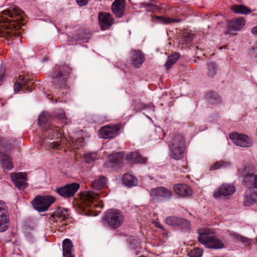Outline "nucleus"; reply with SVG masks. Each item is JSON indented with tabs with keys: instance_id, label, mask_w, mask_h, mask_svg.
I'll list each match as a JSON object with an SVG mask.
<instances>
[{
	"instance_id": "1",
	"label": "nucleus",
	"mask_w": 257,
	"mask_h": 257,
	"mask_svg": "<svg viewBox=\"0 0 257 257\" xmlns=\"http://www.w3.org/2000/svg\"><path fill=\"white\" fill-rule=\"evenodd\" d=\"M24 12L14 4H7L0 16V38H5L9 45L21 40L16 30L21 28L24 19Z\"/></svg>"
},
{
	"instance_id": "2",
	"label": "nucleus",
	"mask_w": 257,
	"mask_h": 257,
	"mask_svg": "<svg viewBox=\"0 0 257 257\" xmlns=\"http://www.w3.org/2000/svg\"><path fill=\"white\" fill-rule=\"evenodd\" d=\"M72 68L65 63L56 64L49 73L52 85L57 89H65L71 77Z\"/></svg>"
},
{
	"instance_id": "3",
	"label": "nucleus",
	"mask_w": 257,
	"mask_h": 257,
	"mask_svg": "<svg viewBox=\"0 0 257 257\" xmlns=\"http://www.w3.org/2000/svg\"><path fill=\"white\" fill-rule=\"evenodd\" d=\"M213 232L210 229H200L199 230L198 240L200 243L208 248L218 249L224 247L221 240L212 235Z\"/></svg>"
},
{
	"instance_id": "4",
	"label": "nucleus",
	"mask_w": 257,
	"mask_h": 257,
	"mask_svg": "<svg viewBox=\"0 0 257 257\" xmlns=\"http://www.w3.org/2000/svg\"><path fill=\"white\" fill-rule=\"evenodd\" d=\"M123 221V215L120 210L116 209L107 210L102 217L103 224L113 229L119 227Z\"/></svg>"
},
{
	"instance_id": "5",
	"label": "nucleus",
	"mask_w": 257,
	"mask_h": 257,
	"mask_svg": "<svg viewBox=\"0 0 257 257\" xmlns=\"http://www.w3.org/2000/svg\"><path fill=\"white\" fill-rule=\"evenodd\" d=\"M46 138L50 140L56 139L53 142H45L44 145L49 149L53 150H59L61 146V134L57 127L49 126L46 129L45 134Z\"/></svg>"
},
{
	"instance_id": "6",
	"label": "nucleus",
	"mask_w": 257,
	"mask_h": 257,
	"mask_svg": "<svg viewBox=\"0 0 257 257\" xmlns=\"http://www.w3.org/2000/svg\"><path fill=\"white\" fill-rule=\"evenodd\" d=\"M150 195L153 201L161 203L171 199L173 196V193L168 188L160 186L151 189Z\"/></svg>"
},
{
	"instance_id": "7",
	"label": "nucleus",
	"mask_w": 257,
	"mask_h": 257,
	"mask_svg": "<svg viewBox=\"0 0 257 257\" xmlns=\"http://www.w3.org/2000/svg\"><path fill=\"white\" fill-rule=\"evenodd\" d=\"M55 201V198L51 195L36 196L32 201L35 210L39 212L47 211L51 204Z\"/></svg>"
},
{
	"instance_id": "8",
	"label": "nucleus",
	"mask_w": 257,
	"mask_h": 257,
	"mask_svg": "<svg viewBox=\"0 0 257 257\" xmlns=\"http://www.w3.org/2000/svg\"><path fill=\"white\" fill-rule=\"evenodd\" d=\"M33 77L32 75L23 74L19 75L17 81L14 84V89L15 92L23 91L24 92H30L32 91L30 85L32 84Z\"/></svg>"
},
{
	"instance_id": "9",
	"label": "nucleus",
	"mask_w": 257,
	"mask_h": 257,
	"mask_svg": "<svg viewBox=\"0 0 257 257\" xmlns=\"http://www.w3.org/2000/svg\"><path fill=\"white\" fill-rule=\"evenodd\" d=\"M254 169L252 165L245 166L242 169L238 170L239 177L242 178V185L249 188L252 185Z\"/></svg>"
},
{
	"instance_id": "10",
	"label": "nucleus",
	"mask_w": 257,
	"mask_h": 257,
	"mask_svg": "<svg viewBox=\"0 0 257 257\" xmlns=\"http://www.w3.org/2000/svg\"><path fill=\"white\" fill-rule=\"evenodd\" d=\"M246 24L245 20L243 18H235L228 21L227 30L224 32L225 35L232 36L237 35L236 32L240 31Z\"/></svg>"
},
{
	"instance_id": "11",
	"label": "nucleus",
	"mask_w": 257,
	"mask_h": 257,
	"mask_svg": "<svg viewBox=\"0 0 257 257\" xmlns=\"http://www.w3.org/2000/svg\"><path fill=\"white\" fill-rule=\"evenodd\" d=\"M80 188L77 183L68 184L56 189V192L63 198H70L74 195Z\"/></svg>"
},
{
	"instance_id": "12",
	"label": "nucleus",
	"mask_w": 257,
	"mask_h": 257,
	"mask_svg": "<svg viewBox=\"0 0 257 257\" xmlns=\"http://www.w3.org/2000/svg\"><path fill=\"white\" fill-rule=\"evenodd\" d=\"M230 139L236 146L241 147H250L252 145V141L247 135L237 133H233L229 135Z\"/></svg>"
},
{
	"instance_id": "13",
	"label": "nucleus",
	"mask_w": 257,
	"mask_h": 257,
	"mask_svg": "<svg viewBox=\"0 0 257 257\" xmlns=\"http://www.w3.org/2000/svg\"><path fill=\"white\" fill-rule=\"evenodd\" d=\"M11 179L15 186L20 190L24 189L28 186L27 174L25 172L13 173L11 174Z\"/></svg>"
},
{
	"instance_id": "14",
	"label": "nucleus",
	"mask_w": 257,
	"mask_h": 257,
	"mask_svg": "<svg viewBox=\"0 0 257 257\" xmlns=\"http://www.w3.org/2000/svg\"><path fill=\"white\" fill-rule=\"evenodd\" d=\"M121 128L120 124H116L113 125H105L102 127L99 132L100 136L103 139H112L119 131Z\"/></svg>"
},
{
	"instance_id": "15",
	"label": "nucleus",
	"mask_w": 257,
	"mask_h": 257,
	"mask_svg": "<svg viewBox=\"0 0 257 257\" xmlns=\"http://www.w3.org/2000/svg\"><path fill=\"white\" fill-rule=\"evenodd\" d=\"M235 191V187L231 184H223L213 194V196L216 199L225 197L233 194Z\"/></svg>"
},
{
	"instance_id": "16",
	"label": "nucleus",
	"mask_w": 257,
	"mask_h": 257,
	"mask_svg": "<svg viewBox=\"0 0 257 257\" xmlns=\"http://www.w3.org/2000/svg\"><path fill=\"white\" fill-rule=\"evenodd\" d=\"M166 223L168 225L176 227L181 226L183 229H188L190 228L189 221L175 216H169L166 219Z\"/></svg>"
},
{
	"instance_id": "17",
	"label": "nucleus",
	"mask_w": 257,
	"mask_h": 257,
	"mask_svg": "<svg viewBox=\"0 0 257 257\" xmlns=\"http://www.w3.org/2000/svg\"><path fill=\"white\" fill-rule=\"evenodd\" d=\"M100 27L102 30L108 29L114 23V19L109 13L100 12L98 15Z\"/></svg>"
},
{
	"instance_id": "18",
	"label": "nucleus",
	"mask_w": 257,
	"mask_h": 257,
	"mask_svg": "<svg viewBox=\"0 0 257 257\" xmlns=\"http://www.w3.org/2000/svg\"><path fill=\"white\" fill-rule=\"evenodd\" d=\"M125 0H114L111 5V10L117 18H122L124 14Z\"/></svg>"
},
{
	"instance_id": "19",
	"label": "nucleus",
	"mask_w": 257,
	"mask_h": 257,
	"mask_svg": "<svg viewBox=\"0 0 257 257\" xmlns=\"http://www.w3.org/2000/svg\"><path fill=\"white\" fill-rule=\"evenodd\" d=\"M174 191L181 197L191 196L193 193L192 189L186 184H177L174 186Z\"/></svg>"
},
{
	"instance_id": "20",
	"label": "nucleus",
	"mask_w": 257,
	"mask_h": 257,
	"mask_svg": "<svg viewBox=\"0 0 257 257\" xmlns=\"http://www.w3.org/2000/svg\"><path fill=\"white\" fill-rule=\"evenodd\" d=\"M145 60L144 54L140 50L132 51L131 61L132 65L136 68H139Z\"/></svg>"
},
{
	"instance_id": "21",
	"label": "nucleus",
	"mask_w": 257,
	"mask_h": 257,
	"mask_svg": "<svg viewBox=\"0 0 257 257\" xmlns=\"http://www.w3.org/2000/svg\"><path fill=\"white\" fill-rule=\"evenodd\" d=\"M257 192L247 189L244 193L243 204L244 206H250L256 202Z\"/></svg>"
},
{
	"instance_id": "22",
	"label": "nucleus",
	"mask_w": 257,
	"mask_h": 257,
	"mask_svg": "<svg viewBox=\"0 0 257 257\" xmlns=\"http://www.w3.org/2000/svg\"><path fill=\"white\" fill-rule=\"evenodd\" d=\"M98 199V194L92 191L86 192L82 196V200L88 207H91L92 205L96 206L95 202Z\"/></svg>"
},
{
	"instance_id": "23",
	"label": "nucleus",
	"mask_w": 257,
	"mask_h": 257,
	"mask_svg": "<svg viewBox=\"0 0 257 257\" xmlns=\"http://www.w3.org/2000/svg\"><path fill=\"white\" fill-rule=\"evenodd\" d=\"M205 98L207 105L210 107H213L215 105L221 103V98L217 92L211 91L206 93Z\"/></svg>"
},
{
	"instance_id": "24",
	"label": "nucleus",
	"mask_w": 257,
	"mask_h": 257,
	"mask_svg": "<svg viewBox=\"0 0 257 257\" xmlns=\"http://www.w3.org/2000/svg\"><path fill=\"white\" fill-rule=\"evenodd\" d=\"M52 217L53 218L54 221L56 222H60L64 224L63 222L68 217L67 210L63 208H58L53 214Z\"/></svg>"
},
{
	"instance_id": "25",
	"label": "nucleus",
	"mask_w": 257,
	"mask_h": 257,
	"mask_svg": "<svg viewBox=\"0 0 257 257\" xmlns=\"http://www.w3.org/2000/svg\"><path fill=\"white\" fill-rule=\"evenodd\" d=\"M126 158L127 160L131 161L132 163L137 164H145L148 160L147 157L143 156L137 152H131L127 154Z\"/></svg>"
},
{
	"instance_id": "26",
	"label": "nucleus",
	"mask_w": 257,
	"mask_h": 257,
	"mask_svg": "<svg viewBox=\"0 0 257 257\" xmlns=\"http://www.w3.org/2000/svg\"><path fill=\"white\" fill-rule=\"evenodd\" d=\"M169 148L170 156L171 158L176 160H179L183 158L185 148L169 146Z\"/></svg>"
},
{
	"instance_id": "27",
	"label": "nucleus",
	"mask_w": 257,
	"mask_h": 257,
	"mask_svg": "<svg viewBox=\"0 0 257 257\" xmlns=\"http://www.w3.org/2000/svg\"><path fill=\"white\" fill-rule=\"evenodd\" d=\"M107 179L103 176H100L91 183L92 188L96 190H100L107 186Z\"/></svg>"
},
{
	"instance_id": "28",
	"label": "nucleus",
	"mask_w": 257,
	"mask_h": 257,
	"mask_svg": "<svg viewBox=\"0 0 257 257\" xmlns=\"http://www.w3.org/2000/svg\"><path fill=\"white\" fill-rule=\"evenodd\" d=\"M121 181L124 185L128 187L137 186L138 183V179L128 173H125L122 176Z\"/></svg>"
},
{
	"instance_id": "29",
	"label": "nucleus",
	"mask_w": 257,
	"mask_h": 257,
	"mask_svg": "<svg viewBox=\"0 0 257 257\" xmlns=\"http://www.w3.org/2000/svg\"><path fill=\"white\" fill-rule=\"evenodd\" d=\"M169 146L186 147L185 139L184 137L181 134H177L173 137Z\"/></svg>"
},
{
	"instance_id": "30",
	"label": "nucleus",
	"mask_w": 257,
	"mask_h": 257,
	"mask_svg": "<svg viewBox=\"0 0 257 257\" xmlns=\"http://www.w3.org/2000/svg\"><path fill=\"white\" fill-rule=\"evenodd\" d=\"M124 157V154L122 152H117L109 156L108 159L113 166L117 167L122 162Z\"/></svg>"
},
{
	"instance_id": "31",
	"label": "nucleus",
	"mask_w": 257,
	"mask_h": 257,
	"mask_svg": "<svg viewBox=\"0 0 257 257\" xmlns=\"http://www.w3.org/2000/svg\"><path fill=\"white\" fill-rule=\"evenodd\" d=\"M92 34L87 30H81L78 31L77 35L73 36L76 41H80L83 43H87L91 38Z\"/></svg>"
},
{
	"instance_id": "32",
	"label": "nucleus",
	"mask_w": 257,
	"mask_h": 257,
	"mask_svg": "<svg viewBox=\"0 0 257 257\" xmlns=\"http://www.w3.org/2000/svg\"><path fill=\"white\" fill-rule=\"evenodd\" d=\"M0 159L3 168L8 170H11L13 168L14 165L9 156L2 154L0 156Z\"/></svg>"
},
{
	"instance_id": "33",
	"label": "nucleus",
	"mask_w": 257,
	"mask_h": 257,
	"mask_svg": "<svg viewBox=\"0 0 257 257\" xmlns=\"http://www.w3.org/2000/svg\"><path fill=\"white\" fill-rule=\"evenodd\" d=\"M231 10L234 13L243 15H247L251 12L249 8L242 5H234L232 6Z\"/></svg>"
},
{
	"instance_id": "34",
	"label": "nucleus",
	"mask_w": 257,
	"mask_h": 257,
	"mask_svg": "<svg viewBox=\"0 0 257 257\" xmlns=\"http://www.w3.org/2000/svg\"><path fill=\"white\" fill-rule=\"evenodd\" d=\"M230 166L231 163L229 161L220 160L214 163L212 166H211L209 168V170L210 171H213L220 169L227 168L230 167Z\"/></svg>"
},
{
	"instance_id": "35",
	"label": "nucleus",
	"mask_w": 257,
	"mask_h": 257,
	"mask_svg": "<svg viewBox=\"0 0 257 257\" xmlns=\"http://www.w3.org/2000/svg\"><path fill=\"white\" fill-rule=\"evenodd\" d=\"M230 236L236 242H241L245 245H249L251 243L250 239L244 236L239 235L236 233H230Z\"/></svg>"
},
{
	"instance_id": "36",
	"label": "nucleus",
	"mask_w": 257,
	"mask_h": 257,
	"mask_svg": "<svg viewBox=\"0 0 257 257\" xmlns=\"http://www.w3.org/2000/svg\"><path fill=\"white\" fill-rule=\"evenodd\" d=\"M9 223L8 214L2 213L0 215V232H4L8 228Z\"/></svg>"
},
{
	"instance_id": "37",
	"label": "nucleus",
	"mask_w": 257,
	"mask_h": 257,
	"mask_svg": "<svg viewBox=\"0 0 257 257\" xmlns=\"http://www.w3.org/2000/svg\"><path fill=\"white\" fill-rule=\"evenodd\" d=\"M52 117L48 112H43L39 116L38 122L40 126L45 127L44 125L49 123Z\"/></svg>"
},
{
	"instance_id": "38",
	"label": "nucleus",
	"mask_w": 257,
	"mask_h": 257,
	"mask_svg": "<svg viewBox=\"0 0 257 257\" xmlns=\"http://www.w3.org/2000/svg\"><path fill=\"white\" fill-rule=\"evenodd\" d=\"M54 114L55 117L61 121L63 125H66L67 124V118L66 117L64 110L62 109H57L55 111Z\"/></svg>"
},
{
	"instance_id": "39",
	"label": "nucleus",
	"mask_w": 257,
	"mask_h": 257,
	"mask_svg": "<svg viewBox=\"0 0 257 257\" xmlns=\"http://www.w3.org/2000/svg\"><path fill=\"white\" fill-rule=\"evenodd\" d=\"M180 57V54L177 53L173 54L172 55L168 56L167 61L166 62L165 66L167 69H169L170 67L174 64L178 60Z\"/></svg>"
},
{
	"instance_id": "40",
	"label": "nucleus",
	"mask_w": 257,
	"mask_h": 257,
	"mask_svg": "<svg viewBox=\"0 0 257 257\" xmlns=\"http://www.w3.org/2000/svg\"><path fill=\"white\" fill-rule=\"evenodd\" d=\"M99 156L97 152H94L85 154L84 158L86 163H90L98 159Z\"/></svg>"
},
{
	"instance_id": "41",
	"label": "nucleus",
	"mask_w": 257,
	"mask_h": 257,
	"mask_svg": "<svg viewBox=\"0 0 257 257\" xmlns=\"http://www.w3.org/2000/svg\"><path fill=\"white\" fill-rule=\"evenodd\" d=\"M62 247L63 253L72 251L73 244L70 239L68 238L65 239L63 241Z\"/></svg>"
},
{
	"instance_id": "42",
	"label": "nucleus",
	"mask_w": 257,
	"mask_h": 257,
	"mask_svg": "<svg viewBox=\"0 0 257 257\" xmlns=\"http://www.w3.org/2000/svg\"><path fill=\"white\" fill-rule=\"evenodd\" d=\"M208 73L209 77H213L217 72V66L214 62H210L207 64Z\"/></svg>"
},
{
	"instance_id": "43",
	"label": "nucleus",
	"mask_w": 257,
	"mask_h": 257,
	"mask_svg": "<svg viewBox=\"0 0 257 257\" xmlns=\"http://www.w3.org/2000/svg\"><path fill=\"white\" fill-rule=\"evenodd\" d=\"M156 18L159 23L163 24H170L172 23L178 22L180 21V20L179 19H174L171 18H165L160 16H157Z\"/></svg>"
},
{
	"instance_id": "44",
	"label": "nucleus",
	"mask_w": 257,
	"mask_h": 257,
	"mask_svg": "<svg viewBox=\"0 0 257 257\" xmlns=\"http://www.w3.org/2000/svg\"><path fill=\"white\" fill-rule=\"evenodd\" d=\"M194 38V35L189 32H184L182 35V39H183V43L187 45L191 43Z\"/></svg>"
},
{
	"instance_id": "45",
	"label": "nucleus",
	"mask_w": 257,
	"mask_h": 257,
	"mask_svg": "<svg viewBox=\"0 0 257 257\" xmlns=\"http://www.w3.org/2000/svg\"><path fill=\"white\" fill-rule=\"evenodd\" d=\"M203 253V250L196 247L191 249L188 253L190 257H201Z\"/></svg>"
},
{
	"instance_id": "46",
	"label": "nucleus",
	"mask_w": 257,
	"mask_h": 257,
	"mask_svg": "<svg viewBox=\"0 0 257 257\" xmlns=\"http://www.w3.org/2000/svg\"><path fill=\"white\" fill-rule=\"evenodd\" d=\"M142 8H145L147 11H153L158 9L157 6L148 2H143L140 4Z\"/></svg>"
},
{
	"instance_id": "47",
	"label": "nucleus",
	"mask_w": 257,
	"mask_h": 257,
	"mask_svg": "<svg viewBox=\"0 0 257 257\" xmlns=\"http://www.w3.org/2000/svg\"><path fill=\"white\" fill-rule=\"evenodd\" d=\"M5 213L6 214H8V208L6 203L1 200L0 203V213Z\"/></svg>"
},
{
	"instance_id": "48",
	"label": "nucleus",
	"mask_w": 257,
	"mask_h": 257,
	"mask_svg": "<svg viewBox=\"0 0 257 257\" xmlns=\"http://www.w3.org/2000/svg\"><path fill=\"white\" fill-rule=\"evenodd\" d=\"M7 148V144L5 139L0 137V154L2 153V151H6Z\"/></svg>"
},
{
	"instance_id": "49",
	"label": "nucleus",
	"mask_w": 257,
	"mask_h": 257,
	"mask_svg": "<svg viewBox=\"0 0 257 257\" xmlns=\"http://www.w3.org/2000/svg\"><path fill=\"white\" fill-rule=\"evenodd\" d=\"M6 68L4 67H0V81H2L5 76Z\"/></svg>"
},
{
	"instance_id": "50",
	"label": "nucleus",
	"mask_w": 257,
	"mask_h": 257,
	"mask_svg": "<svg viewBox=\"0 0 257 257\" xmlns=\"http://www.w3.org/2000/svg\"><path fill=\"white\" fill-rule=\"evenodd\" d=\"M78 5L80 6H84L87 4V0H76Z\"/></svg>"
},
{
	"instance_id": "51",
	"label": "nucleus",
	"mask_w": 257,
	"mask_h": 257,
	"mask_svg": "<svg viewBox=\"0 0 257 257\" xmlns=\"http://www.w3.org/2000/svg\"><path fill=\"white\" fill-rule=\"evenodd\" d=\"M132 240H133L136 243L138 242V238L135 236H131L128 239L129 243L133 244V243L132 242Z\"/></svg>"
},
{
	"instance_id": "52",
	"label": "nucleus",
	"mask_w": 257,
	"mask_h": 257,
	"mask_svg": "<svg viewBox=\"0 0 257 257\" xmlns=\"http://www.w3.org/2000/svg\"><path fill=\"white\" fill-rule=\"evenodd\" d=\"M251 51V53L254 54L255 57L257 58V43L256 44L255 47L252 48Z\"/></svg>"
},
{
	"instance_id": "53",
	"label": "nucleus",
	"mask_w": 257,
	"mask_h": 257,
	"mask_svg": "<svg viewBox=\"0 0 257 257\" xmlns=\"http://www.w3.org/2000/svg\"><path fill=\"white\" fill-rule=\"evenodd\" d=\"M251 33L255 36H257V26L253 27L251 30Z\"/></svg>"
},
{
	"instance_id": "54",
	"label": "nucleus",
	"mask_w": 257,
	"mask_h": 257,
	"mask_svg": "<svg viewBox=\"0 0 257 257\" xmlns=\"http://www.w3.org/2000/svg\"><path fill=\"white\" fill-rule=\"evenodd\" d=\"M63 255L64 257H75L72 253V251L69 252V253H64Z\"/></svg>"
},
{
	"instance_id": "55",
	"label": "nucleus",
	"mask_w": 257,
	"mask_h": 257,
	"mask_svg": "<svg viewBox=\"0 0 257 257\" xmlns=\"http://www.w3.org/2000/svg\"><path fill=\"white\" fill-rule=\"evenodd\" d=\"M254 187L257 189V175H255L253 179V183Z\"/></svg>"
},
{
	"instance_id": "56",
	"label": "nucleus",
	"mask_w": 257,
	"mask_h": 257,
	"mask_svg": "<svg viewBox=\"0 0 257 257\" xmlns=\"http://www.w3.org/2000/svg\"><path fill=\"white\" fill-rule=\"evenodd\" d=\"M156 226L162 230H164V227L161 224H159L158 225H156Z\"/></svg>"
},
{
	"instance_id": "57",
	"label": "nucleus",
	"mask_w": 257,
	"mask_h": 257,
	"mask_svg": "<svg viewBox=\"0 0 257 257\" xmlns=\"http://www.w3.org/2000/svg\"><path fill=\"white\" fill-rule=\"evenodd\" d=\"M143 108H147V105L146 104H143Z\"/></svg>"
},
{
	"instance_id": "58",
	"label": "nucleus",
	"mask_w": 257,
	"mask_h": 257,
	"mask_svg": "<svg viewBox=\"0 0 257 257\" xmlns=\"http://www.w3.org/2000/svg\"><path fill=\"white\" fill-rule=\"evenodd\" d=\"M139 257H146V256H144V255H141V256H140Z\"/></svg>"
}]
</instances>
